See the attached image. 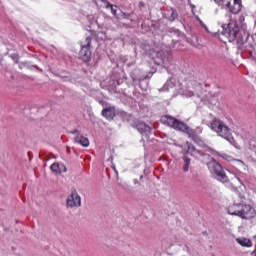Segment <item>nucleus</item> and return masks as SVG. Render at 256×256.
I'll use <instances>...</instances> for the list:
<instances>
[{"mask_svg": "<svg viewBox=\"0 0 256 256\" xmlns=\"http://www.w3.org/2000/svg\"><path fill=\"white\" fill-rule=\"evenodd\" d=\"M222 35L228 38L230 43L236 41L238 45H245L247 39H249L245 16H239L238 20H231L227 27L223 29Z\"/></svg>", "mask_w": 256, "mask_h": 256, "instance_id": "1", "label": "nucleus"}, {"mask_svg": "<svg viewBox=\"0 0 256 256\" xmlns=\"http://www.w3.org/2000/svg\"><path fill=\"white\" fill-rule=\"evenodd\" d=\"M227 211L228 215L239 217L246 221H250V219H255L256 217V209L251 204L233 203L228 206Z\"/></svg>", "mask_w": 256, "mask_h": 256, "instance_id": "2", "label": "nucleus"}, {"mask_svg": "<svg viewBox=\"0 0 256 256\" xmlns=\"http://www.w3.org/2000/svg\"><path fill=\"white\" fill-rule=\"evenodd\" d=\"M162 123L164 125H168V127H172V129H176V131H182V133H187L190 137L195 135V132L187 126V124L171 117V116H163L161 118Z\"/></svg>", "mask_w": 256, "mask_h": 256, "instance_id": "3", "label": "nucleus"}, {"mask_svg": "<svg viewBox=\"0 0 256 256\" xmlns=\"http://www.w3.org/2000/svg\"><path fill=\"white\" fill-rule=\"evenodd\" d=\"M217 5L232 13V15H239L243 9V2L241 0H214Z\"/></svg>", "mask_w": 256, "mask_h": 256, "instance_id": "4", "label": "nucleus"}, {"mask_svg": "<svg viewBox=\"0 0 256 256\" xmlns=\"http://www.w3.org/2000/svg\"><path fill=\"white\" fill-rule=\"evenodd\" d=\"M210 129H212L214 133H217V135L223 139H229V137H231V128H229L225 122L217 118L213 119L210 123Z\"/></svg>", "mask_w": 256, "mask_h": 256, "instance_id": "5", "label": "nucleus"}, {"mask_svg": "<svg viewBox=\"0 0 256 256\" xmlns=\"http://www.w3.org/2000/svg\"><path fill=\"white\" fill-rule=\"evenodd\" d=\"M188 153L192 155V157H195V159H198L202 163H205V165L210 164L211 161H214L215 159L211 158V156L197 148H195L192 144H188Z\"/></svg>", "mask_w": 256, "mask_h": 256, "instance_id": "6", "label": "nucleus"}, {"mask_svg": "<svg viewBox=\"0 0 256 256\" xmlns=\"http://www.w3.org/2000/svg\"><path fill=\"white\" fill-rule=\"evenodd\" d=\"M208 169L209 171H211V173H214L217 176V179L219 181H222L223 183H227V181L229 180V177L223 171V167H221L220 164L217 163V161L212 160L208 164Z\"/></svg>", "mask_w": 256, "mask_h": 256, "instance_id": "7", "label": "nucleus"}, {"mask_svg": "<svg viewBox=\"0 0 256 256\" xmlns=\"http://www.w3.org/2000/svg\"><path fill=\"white\" fill-rule=\"evenodd\" d=\"M91 37H87L84 42L81 44V51H80V59L85 63H89L91 61Z\"/></svg>", "mask_w": 256, "mask_h": 256, "instance_id": "8", "label": "nucleus"}, {"mask_svg": "<svg viewBox=\"0 0 256 256\" xmlns=\"http://www.w3.org/2000/svg\"><path fill=\"white\" fill-rule=\"evenodd\" d=\"M199 91H201V84L197 82H190L186 89L183 91V95L185 97H200Z\"/></svg>", "mask_w": 256, "mask_h": 256, "instance_id": "9", "label": "nucleus"}, {"mask_svg": "<svg viewBox=\"0 0 256 256\" xmlns=\"http://www.w3.org/2000/svg\"><path fill=\"white\" fill-rule=\"evenodd\" d=\"M67 207H81V196H79L77 192H74L68 196Z\"/></svg>", "mask_w": 256, "mask_h": 256, "instance_id": "10", "label": "nucleus"}, {"mask_svg": "<svg viewBox=\"0 0 256 256\" xmlns=\"http://www.w3.org/2000/svg\"><path fill=\"white\" fill-rule=\"evenodd\" d=\"M98 3H102L101 7H104L105 9H110L112 15L117 16V6L109 3L107 0H98Z\"/></svg>", "mask_w": 256, "mask_h": 256, "instance_id": "11", "label": "nucleus"}, {"mask_svg": "<svg viewBox=\"0 0 256 256\" xmlns=\"http://www.w3.org/2000/svg\"><path fill=\"white\" fill-rule=\"evenodd\" d=\"M236 243H238V245H240L241 247H247V248L253 247V241L245 237L236 238Z\"/></svg>", "mask_w": 256, "mask_h": 256, "instance_id": "12", "label": "nucleus"}, {"mask_svg": "<svg viewBox=\"0 0 256 256\" xmlns=\"http://www.w3.org/2000/svg\"><path fill=\"white\" fill-rule=\"evenodd\" d=\"M75 143H78L79 145H82V147H89V139L82 135H77L74 138Z\"/></svg>", "mask_w": 256, "mask_h": 256, "instance_id": "13", "label": "nucleus"}, {"mask_svg": "<svg viewBox=\"0 0 256 256\" xmlns=\"http://www.w3.org/2000/svg\"><path fill=\"white\" fill-rule=\"evenodd\" d=\"M103 117H106L109 121L115 117V108H106L102 110Z\"/></svg>", "mask_w": 256, "mask_h": 256, "instance_id": "14", "label": "nucleus"}, {"mask_svg": "<svg viewBox=\"0 0 256 256\" xmlns=\"http://www.w3.org/2000/svg\"><path fill=\"white\" fill-rule=\"evenodd\" d=\"M137 129L140 133L142 134L145 133V135H148V133H151V127H149L145 123L138 124Z\"/></svg>", "mask_w": 256, "mask_h": 256, "instance_id": "15", "label": "nucleus"}, {"mask_svg": "<svg viewBox=\"0 0 256 256\" xmlns=\"http://www.w3.org/2000/svg\"><path fill=\"white\" fill-rule=\"evenodd\" d=\"M229 173V179L232 181V183H234V185H242L241 179H239V177H237L235 174H233L232 172L228 171Z\"/></svg>", "mask_w": 256, "mask_h": 256, "instance_id": "16", "label": "nucleus"}, {"mask_svg": "<svg viewBox=\"0 0 256 256\" xmlns=\"http://www.w3.org/2000/svg\"><path fill=\"white\" fill-rule=\"evenodd\" d=\"M183 161H184V165H183L182 169H183L184 173H187L189 171V167L191 165V159L188 158L187 156H184Z\"/></svg>", "mask_w": 256, "mask_h": 256, "instance_id": "17", "label": "nucleus"}, {"mask_svg": "<svg viewBox=\"0 0 256 256\" xmlns=\"http://www.w3.org/2000/svg\"><path fill=\"white\" fill-rule=\"evenodd\" d=\"M50 170L52 171V173H55L56 175L59 174V163L54 162L51 166H50Z\"/></svg>", "mask_w": 256, "mask_h": 256, "instance_id": "18", "label": "nucleus"}, {"mask_svg": "<svg viewBox=\"0 0 256 256\" xmlns=\"http://www.w3.org/2000/svg\"><path fill=\"white\" fill-rule=\"evenodd\" d=\"M169 89H173V83L171 81L166 82L163 87V91H169Z\"/></svg>", "mask_w": 256, "mask_h": 256, "instance_id": "19", "label": "nucleus"}, {"mask_svg": "<svg viewBox=\"0 0 256 256\" xmlns=\"http://www.w3.org/2000/svg\"><path fill=\"white\" fill-rule=\"evenodd\" d=\"M168 19L170 20V21H175V19H177V12H175V11H171V16H169L168 17Z\"/></svg>", "mask_w": 256, "mask_h": 256, "instance_id": "20", "label": "nucleus"}, {"mask_svg": "<svg viewBox=\"0 0 256 256\" xmlns=\"http://www.w3.org/2000/svg\"><path fill=\"white\" fill-rule=\"evenodd\" d=\"M59 172L67 173V167H65V164H59Z\"/></svg>", "mask_w": 256, "mask_h": 256, "instance_id": "21", "label": "nucleus"}, {"mask_svg": "<svg viewBox=\"0 0 256 256\" xmlns=\"http://www.w3.org/2000/svg\"><path fill=\"white\" fill-rule=\"evenodd\" d=\"M10 57L15 63H19V54H10Z\"/></svg>", "mask_w": 256, "mask_h": 256, "instance_id": "22", "label": "nucleus"}, {"mask_svg": "<svg viewBox=\"0 0 256 256\" xmlns=\"http://www.w3.org/2000/svg\"><path fill=\"white\" fill-rule=\"evenodd\" d=\"M247 161H249V163H254L256 165V160L253 158V156H246Z\"/></svg>", "mask_w": 256, "mask_h": 256, "instance_id": "23", "label": "nucleus"}, {"mask_svg": "<svg viewBox=\"0 0 256 256\" xmlns=\"http://www.w3.org/2000/svg\"><path fill=\"white\" fill-rule=\"evenodd\" d=\"M234 147H235L236 149H241V146H239V144L234 145Z\"/></svg>", "mask_w": 256, "mask_h": 256, "instance_id": "24", "label": "nucleus"}, {"mask_svg": "<svg viewBox=\"0 0 256 256\" xmlns=\"http://www.w3.org/2000/svg\"><path fill=\"white\" fill-rule=\"evenodd\" d=\"M20 69H23V63L19 64Z\"/></svg>", "mask_w": 256, "mask_h": 256, "instance_id": "25", "label": "nucleus"}, {"mask_svg": "<svg viewBox=\"0 0 256 256\" xmlns=\"http://www.w3.org/2000/svg\"><path fill=\"white\" fill-rule=\"evenodd\" d=\"M239 161V163H241L242 165H244L245 163L243 162V161H241V160H238Z\"/></svg>", "mask_w": 256, "mask_h": 256, "instance_id": "26", "label": "nucleus"}, {"mask_svg": "<svg viewBox=\"0 0 256 256\" xmlns=\"http://www.w3.org/2000/svg\"><path fill=\"white\" fill-rule=\"evenodd\" d=\"M73 133H77V130H75Z\"/></svg>", "mask_w": 256, "mask_h": 256, "instance_id": "27", "label": "nucleus"}, {"mask_svg": "<svg viewBox=\"0 0 256 256\" xmlns=\"http://www.w3.org/2000/svg\"><path fill=\"white\" fill-rule=\"evenodd\" d=\"M73 133H77V130H75Z\"/></svg>", "mask_w": 256, "mask_h": 256, "instance_id": "28", "label": "nucleus"}]
</instances>
